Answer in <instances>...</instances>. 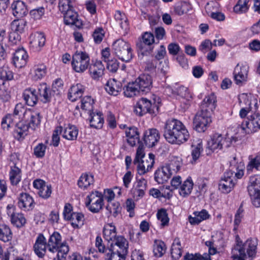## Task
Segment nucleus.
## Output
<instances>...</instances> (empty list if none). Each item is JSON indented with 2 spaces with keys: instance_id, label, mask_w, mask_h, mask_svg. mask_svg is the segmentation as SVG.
<instances>
[{
  "instance_id": "1",
  "label": "nucleus",
  "mask_w": 260,
  "mask_h": 260,
  "mask_svg": "<svg viewBox=\"0 0 260 260\" xmlns=\"http://www.w3.org/2000/svg\"><path fill=\"white\" fill-rule=\"evenodd\" d=\"M164 136L169 143L180 145L188 140L189 134L181 121L172 118L166 122Z\"/></svg>"
},
{
  "instance_id": "2",
  "label": "nucleus",
  "mask_w": 260,
  "mask_h": 260,
  "mask_svg": "<svg viewBox=\"0 0 260 260\" xmlns=\"http://www.w3.org/2000/svg\"><path fill=\"white\" fill-rule=\"evenodd\" d=\"M256 240L248 239L242 245L238 243L232 250L233 260H252L256 253Z\"/></svg>"
},
{
  "instance_id": "3",
  "label": "nucleus",
  "mask_w": 260,
  "mask_h": 260,
  "mask_svg": "<svg viewBox=\"0 0 260 260\" xmlns=\"http://www.w3.org/2000/svg\"><path fill=\"white\" fill-rule=\"evenodd\" d=\"M160 99L155 96L153 102L144 98L139 100L134 106V112L138 116H142L146 113L155 116L158 113Z\"/></svg>"
},
{
  "instance_id": "4",
  "label": "nucleus",
  "mask_w": 260,
  "mask_h": 260,
  "mask_svg": "<svg viewBox=\"0 0 260 260\" xmlns=\"http://www.w3.org/2000/svg\"><path fill=\"white\" fill-rule=\"evenodd\" d=\"M114 53L123 61L129 62L133 57L130 44L123 39H117L112 44Z\"/></svg>"
},
{
  "instance_id": "5",
  "label": "nucleus",
  "mask_w": 260,
  "mask_h": 260,
  "mask_svg": "<svg viewBox=\"0 0 260 260\" xmlns=\"http://www.w3.org/2000/svg\"><path fill=\"white\" fill-rule=\"evenodd\" d=\"M247 190L255 207H260V175H253L249 177Z\"/></svg>"
},
{
  "instance_id": "6",
  "label": "nucleus",
  "mask_w": 260,
  "mask_h": 260,
  "mask_svg": "<svg viewBox=\"0 0 260 260\" xmlns=\"http://www.w3.org/2000/svg\"><path fill=\"white\" fill-rule=\"evenodd\" d=\"M86 207L92 213H96L103 209L104 196L101 192L92 191L86 197L85 202Z\"/></svg>"
},
{
  "instance_id": "7",
  "label": "nucleus",
  "mask_w": 260,
  "mask_h": 260,
  "mask_svg": "<svg viewBox=\"0 0 260 260\" xmlns=\"http://www.w3.org/2000/svg\"><path fill=\"white\" fill-rule=\"evenodd\" d=\"M61 236L58 232L50 235L47 243V248L52 253L60 252L68 254L69 247L66 243H61Z\"/></svg>"
},
{
  "instance_id": "8",
  "label": "nucleus",
  "mask_w": 260,
  "mask_h": 260,
  "mask_svg": "<svg viewBox=\"0 0 260 260\" xmlns=\"http://www.w3.org/2000/svg\"><path fill=\"white\" fill-rule=\"evenodd\" d=\"M90 58L87 53L76 51L72 56V66L77 73L84 72L89 67Z\"/></svg>"
},
{
  "instance_id": "9",
  "label": "nucleus",
  "mask_w": 260,
  "mask_h": 260,
  "mask_svg": "<svg viewBox=\"0 0 260 260\" xmlns=\"http://www.w3.org/2000/svg\"><path fill=\"white\" fill-rule=\"evenodd\" d=\"M19 159V154L17 153H13L10 156V160L12 162V165L10 167L9 177L11 183L13 185H17L21 180V170L17 166Z\"/></svg>"
},
{
  "instance_id": "10",
  "label": "nucleus",
  "mask_w": 260,
  "mask_h": 260,
  "mask_svg": "<svg viewBox=\"0 0 260 260\" xmlns=\"http://www.w3.org/2000/svg\"><path fill=\"white\" fill-rule=\"evenodd\" d=\"M211 121V114L201 111L194 118V129L199 133L204 132Z\"/></svg>"
},
{
  "instance_id": "11",
  "label": "nucleus",
  "mask_w": 260,
  "mask_h": 260,
  "mask_svg": "<svg viewBox=\"0 0 260 260\" xmlns=\"http://www.w3.org/2000/svg\"><path fill=\"white\" fill-rule=\"evenodd\" d=\"M241 127L246 134L253 133L260 129V113H255L242 123Z\"/></svg>"
},
{
  "instance_id": "12",
  "label": "nucleus",
  "mask_w": 260,
  "mask_h": 260,
  "mask_svg": "<svg viewBox=\"0 0 260 260\" xmlns=\"http://www.w3.org/2000/svg\"><path fill=\"white\" fill-rule=\"evenodd\" d=\"M128 248V241L123 236L118 235V237L111 242L108 251H114L117 253H122L123 254H127Z\"/></svg>"
},
{
  "instance_id": "13",
  "label": "nucleus",
  "mask_w": 260,
  "mask_h": 260,
  "mask_svg": "<svg viewBox=\"0 0 260 260\" xmlns=\"http://www.w3.org/2000/svg\"><path fill=\"white\" fill-rule=\"evenodd\" d=\"M249 67L247 64H238L234 71V81L236 84L241 85L247 80Z\"/></svg>"
},
{
  "instance_id": "14",
  "label": "nucleus",
  "mask_w": 260,
  "mask_h": 260,
  "mask_svg": "<svg viewBox=\"0 0 260 260\" xmlns=\"http://www.w3.org/2000/svg\"><path fill=\"white\" fill-rule=\"evenodd\" d=\"M160 134L156 128H149L144 134L143 140L146 146L153 147L159 141Z\"/></svg>"
},
{
  "instance_id": "15",
  "label": "nucleus",
  "mask_w": 260,
  "mask_h": 260,
  "mask_svg": "<svg viewBox=\"0 0 260 260\" xmlns=\"http://www.w3.org/2000/svg\"><path fill=\"white\" fill-rule=\"evenodd\" d=\"M135 82L138 86L140 92H148L152 87V79L150 75L148 74L141 75Z\"/></svg>"
},
{
  "instance_id": "16",
  "label": "nucleus",
  "mask_w": 260,
  "mask_h": 260,
  "mask_svg": "<svg viewBox=\"0 0 260 260\" xmlns=\"http://www.w3.org/2000/svg\"><path fill=\"white\" fill-rule=\"evenodd\" d=\"M29 40L30 47L35 51H39L44 46L46 38L44 33L36 32L30 35Z\"/></svg>"
},
{
  "instance_id": "17",
  "label": "nucleus",
  "mask_w": 260,
  "mask_h": 260,
  "mask_svg": "<svg viewBox=\"0 0 260 260\" xmlns=\"http://www.w3.org/2000/svg\"><path fill=\"white\" fill-rule=\"evenodd\" d=\"M47 74V67L43 63L35 64L29 72L30 78L33 81H39L43 79Z\"/></svg>"
},
{
  "instance_id": "18",
  "label": "nucleus",
  "mask_w": 260,
  "mask_h": 260,
  "mask_svg": "<svg viewBox=\"0 0 260 260\" xmlns=\"http://www.w3.org/2000/svg\"><path fill=\"white\" fill-rule=\"evenodd\" d=\"M39 99L43 103H47L51 101L53 96H54L52 90L48 87L46 83L40 84L36 89Z\"/></svg>"
},
{
  "instance_id": "19",
  "label": "nucleus",
  "mask_w": 260,
  "mask_h": 260,
  "mask_svg": "<svg viewBox=\"0 0 260 260\" xmlns=\"http://www.w3.org/2000/svg\"><path fill=\"white\" fill-rule=\"evenodd\" d=\"M22 97L25 104L31 107L35 106L39 100L36 89L28 87L24 90Z\"/></svg>"
},
{
  "instance_id": "20",
  "label": "nucleus",
  "mask_w": 260,
  "mask_h": 260,
  "mask_svg": "<svg viewBox=\"0 0 260 260\" xmlns=\"http://www.w3.org/2000/svg\"><path fill=\"white\" fill-rule=\"evenodd\" d=\"M216 106V98L214 94L206 96L201 105V111L212 114Z\"/></svg>"
},
{
  "instance_id": "21",
  "label": "nucleus",
  "mask_w": 260,
  "mask_h": 260,
  "mask_svg": "<svg viewBox=\"0 0 260 260\" xmlns=\"http://www.w3.org/2000/svg\"><path fill=\"white\" fill-rule=\"evenodd\" d=\"M28 58L26 51L23 48H19L16 50L13 57V63L17 68L24 67Z\"/></svg>"
},
{
  "instance_id": "22",
  "label": "nucleus",
  "mask_w": 260,
  "mask_h": 260,
  "mask_svg": "<svg viewBox=\"0 0 260 260\" xmlns=\"http://www.w3.org/2000/svg\"><path fill=\"white\" fill-rule=\"evenodd\" d=\"M47 248L46 239L42 234H39L35 243L34 245V249L35 253L40 257L44 256Z\"/></svg>"
},
{
  "instance_id": "23",
  "label": "nucleus",
  "mask_w": 260,
  "mask_h": 260,
  "mask_svg": "<svg viewBox=\"0 0 260 260\" xmlns=\"http://www.w3.org/2000/svg\"><path fill=\"white\" fill-rule=\"evenodd\" d=\"M64 22L67 25H75L78 28H81L82 26V21L78 19L77 13L72 9L63 14Z\"/></svg>"
},
{
  "instance_id": "24",
  "label": "nucleus",
  "mask_w": 260,
  "mask_h": 260,
  "mask_svg": "<svg viewBox=\"0 0 260 260\" xmlns=\"http://www.w3.org/2000/svg\"><path fill=\"white\" fill-rule=\"evenodd\" d=\"M105 70L104 65L100 60H96L91 63L89 68V72L91 77L94 79H99L104 75Z\"/></svg>"
},
{
  "instance_id": "25",
  "label": "nucleus",
  "mask_w": 260,
  "mask_h": 260,
  "mask_svg": "<svg viewBox=\"0 0 260 260\" xmlns=\"http://www.w3.org/2000/svg\"><path fill=\"white\" fill-rule=\"evenodd\" d=\"M18 207L25 211L31 210L34 206V200L28 193H21L18 198Z\"/></svg>"
},
{
  "instance_id": "26",
  "label": "nucleus",
  "mask_w": 260,
  "mask_h": 260,
  "mask_svg": "<svg viewBox=\"0 0 260 260\" xmlns=\"http://www.w3.org/2000/svg\"><path fill=\"white\" fill-rule=\"evenodd\" d=\"M235 182L231 176L229 175V173L226 174V176L224 177L219 181L218 184L219 189L224 193H229L235 186Z\"/></svg>"
},
{
  "instance_id": "27",
  "label": "nucleus",
  "mask_w": 260,
  "mask_h": 260,
  "mask_svg": "<svg viewBox=\"0 0 260 260\" xmlns=\"http://www.w3.org/2000/svg\"><path fill=\"white\" fill-rule=\"evenodd\" d=\"M121 82L115 79H110L105 85L106 91L110 95H117L122 90Z\"/></svg>"
},
{
  "instance_id": "28",
  "label": "nucleus",
  "mask_w": 260,
  "mask_h": 260,
  "mask_svg": "<svg viewBox=\"0 0 260 260\" xmlns=\"http://www.w3.org/2000/svg\"><path fill=\"white\" fill-rule=\"evenodd\" d=\"M84 86L80 83L73 85L70 88L68 98L72 102H75L80 98L85 91Z\"/></svg>"
},
{
  "instance_id": "29",
  "label": "nucleus",
  "mask_w": 260,
  "mask_h": 260,
  "mask_svg": "<svg viewBox=\"0 0 260 260\" xmlns=\"http://www.w3.org/2000/svg\"><path fill=\"white\" fill-rule=\"evenodd\" d=\"M14 16L17 18L25 16L28 12V10L25 3L21 1L14 2L11 5Z\"/></svg>"
},
{
  "instance_id": "30",
  "label": "nucleus",
  "mask_w": 260,
  "mask_h": 260,
  "mask_svg": "<svg viewBox=\"0 0 260 260\" xmlns=\"http://www.w3.org/2000/svg\"><path fill=\"white\" fill-rule=\"evenodd\" d=\"M8 213L11 214V220L12 223L17 228L22 227L26 223V219L23 214L21 213H14L11 212V210H13V208L10 205L7 207Z\"/></svg>"
},
{
  "instance_id": "31",
  "label": "nucleus",
  "mask_w": 260,
  "mask_h": 260,
  "mask_svg": "<svg viewBox=\"0 0 260 260\" xmlns=\"http://www.w3.org/2000/svg\"><path fill=\"white\" fill-rule=\"evenodd\" d=\"M171 176L168 169L164 166L155 171L154 179L158 184H163L167 182Z\"/></svg>"
},
{
  "instance_id": "32",
  "label": "nucleus",
  "mask_w": 260,
  "mask_h": 260,
  "mask_svg": "<svg viewBox=\"0 0 260 260\" xmlns=\"http://www.w3.org/2000/svg\"><path fill=\"white\" fill-rule=\"evenodd\" d=\"M103 233L104 238L108 242H111L118 236L117 235L116 228L113 223L105 225L103 228Z\"/></svg>"
},
{
  "instance_id": "33",
  "label": "nucleus",
  "mask_w": 260,
  "mask_h": 260,
  "mask_svg": "<svg viewBox=\"0 0 260 260\" xmlns=\"http://www.w3.org/2000/svg\"><path fill=\"white\" fill-rule=\"evenodd\" d=\"M125 135L127 142L131 146H135L137 143H139V134L135 127H130L126 129Z\"/></svg>"
},
{
  "instance_id": "34",
  "label": "nucleus",
  "mask_w": 260,
  "mask_h": 260,
  "mask_svg": "<svg viewBox=\"0 0 260 260\" xmlns=\"http://www.w3.org/2000/svg\"><path fill=\"white\" fill-rule=\"evenodd\" d=\"M62 133L63 138L70 141L76 140L78 135V129L75 125L69 124L62 129Z\"/></svg>"
},
{
  "instance_id": "35",
  "label": "nucleus",
  "mask_w": 260,
  "mask_h": 260,
  "mask_svg": "<svg viewBox=\"0 0 260 260\" xmlns=\"http://www.w3.org/2000/svg\"><path fill=\"white\" fill-rule=\"evenodd\" d=\"M181 158L178 157H174L168 164L164 166L168 169L172 175L176 174L180 170L182 166Z\"/></svg>"
},
{
  "instance_id": "36",
  "label": "nucleus",
  "mask_w": 260,
  "mask_h": 260,
  "mask_svg": "<svg viewBox=\"0 0 260 260\" xmlns=\"http://www.w3.org/2000/svg\"><path fill=\"white\" fill-rule=\"evenodd\" d=\"M29 116L27 125L30 128L35 130L40 126L42 117L39 113L35 111L29 112Z\"/></svg>"
},
{
  "instance_id": "37",
  "label": "nucleus",
  "mask_w": 260,
  "mask_h": 260,
  "mask_svg": "<svg viewBox=\"0 0 260 260\" xmlns=\"http://www.w3.org/2000/svg\"><path fill=\"white\" fill-rule=\"evenodd\" d=\"M91 117L90 119V125L92 127L95 128H101L102 127L104 123V118L101 112L89 113Z\"/></svg>"
},
{
  "instance_id": "38",
  "label": "nucleus",
  "mask_w": 260,
  "mask_h": 260,
  "mask_svg": "<svg viewBox=\"0 0 260 260\" xmlns=\"http://www.w3.org/2000/svg\"><path fill=\"white\" fill-rule=\"evenodd\" d=\"M222 135L219 134H214L211 137L210 140L208 141L207 148L214 151L217 149H221V141Z\"/></svg>"
},
{
  "instance_id": "39",
  "label": "nucleus",
  "mask_w": 260,
  "mask_h": 260,
  "mask_svg": "<svg viewBox=\"0 0 260 260\" xmlns=\"http://www.w3.org/2000/svg\"><path fill=\"white\" fill-rule=\"evenodd\" d=\"M182 246L181 242L178 237L174 239L172 245L171 255L175 259H179L182 255Z\"/></svg>"
},
{
  "instance_id": "40",
  "label": "nucleus",
  "mask_w": 260,
  "mask_h": 260,
  "mask_svg": "<svg viewBox=\"0 0 260 260\" xmlns=\"http://www.w3.org/2000/svg\"><path fill=\"white\" fill-rule=\"evenodd\" d=\"M27 124L23 122H20L16 124V128L14 131L15 136L18 139L24 138L27 135V132L29 128Z\"/></svg>"
},
{
  "instance_id": "41",
  "label": "nucleus",
  "mask_w": 260,
  "mask_h": 260,
  "mask_svg": "<svg viewBox=\"0 0 260 260\" xmlns=\"http://www.w3.org/2000/svg\"><path fill=\"white\" fill-rule=\"evenodd\" d=\"M93 176L91 174H84L81 175L78 181V185L81 188H87L90 184L93 183Z\"/></svg>"
},
{
  "instance_id": "42",
  "label": "nucleus",
  "mask_w": 260,
  "mask_h": 260,
  "mask_svg": "<svg viewBox=\"0 0 260 260\" xmlns=\"http://www.w3.org/2000/svg\"><path fill=\"white\" fill-rule=\"evenodd\" d=\"M166 244L162 241L155 240L154 241L153 251L155 257H161L166 253Z\"/></svg>"
},
{
  "instance_id": "43",
  "label": "nucleus",
  "mask_w": 260,
  "mask_h": 260,
  "mask_svg": "<svg viewBox=\"0 0 260 260\" xmlns=\"http://www.w3.org/2000/svg\"><path fill=\"white\" fill-rule=\"evenodd\" d=\"M193 182L191 179L187 178L180 186L179 194L183 197L188 196L191 192L193 187Z\"/></svg>"
},
{
  "instance_id": "44",
  "label": "nucleus",
  "mask_w": 260,
  "mask_h": 260,
  "mask_svg": "<svg viewBox=\"0 0 260 260\" xmlns=\"http://www.w3.org/2000/svg\"><path fill=\"white\" fill-rule=\"evenodd\" d=\"M115 20L119 23L121 28L125 31L128 29V19L124 13L116 11L114 15Z\"/></svg>"
},
{
  "instance_id": "45",
  "label": "nucleus",
  "mask_w": 260,
  "mask_h": 260,
  "mask_svg": "<svg viewBox=\"0 0 260 260\" xmlns=\"http://www.w3.org/2000/svg\"><path fill=\"white\" fill-rule=\"evenodd\" d=\"M12 233L10 228L5 224L0 225V240L7 242L10 241L12 237Z\"/></svg>"
},
{
  "instance_id": "46",
  "label": "nucleus",
  "mask_w": 260,
  "mask_h": 260,
  "mask_svg": "<svg viewBox=\"0 0 260 260\" xmlns=\"http://www.w3.org/2000/svg\"><path fill=\"white\" fill-rule=\"evenodd\" d=\"M123 90L124 95L129 98L132 97L136 95L137 93L140 92L135 81L129 83L123 88Z\"/></svg>"
},
{
  "instance_id": "47",
  "label": "nucleus",
  "mask_w": 260,
  "mask_h": 260,
  "mask_svg": "<svg viewBox=\"0 0 260 260\" xmlns=\"http://www.w3.org/2000/svg\"><path fill=\"white\" fill-rule=\"evenodd\" d=\"M154 42V37L151 32H146L142 36V41L137 44L138 47L142 50L145 45L150 46Z\"/></svg>"
},
{
  "instance_id": "48",
  "label": "nucleus",
  "mask_w": 260,
  "mask_h": 260,
  "mask_svg": "<svg viewBox=\"0 0 260 260\" xmlns=\"http://www.w3.org/2000/svg\"><path fill=\"white\" fill-rule=\"evenodd\" d=\"M26 25V21L24 19L15 20L11 25V27L13 31L17 33H22L24 31Z\"/></svg>"
},
{
  "instance_id": "49",
  "label": "nucleus",
  "mask_w": 260,
  "mask_h": 260,
  "mask_svg": "<svg viewBox=\"0 0 260 260\" xmlns=\"http://www.w3.org/2000/svg\"><path fill=\"white\" fill-rule=\"evenodd\" d=\"M189 10V6L185 3L183 2L176 5L173 8V14L181 16L186 13Z\"/></svg>"
},
{
  "instance_id": "50",
  "label": "nucleus",
  "mask_w": 260,
  "mask_h": 260,
  "mask_svg": "<svg viewBox=\"0 0 260 260\" xmlns=\"http://www.w3.org/2000/svg\"><path fill=\"white\" fill-rule=\"evenodd\" d=\"M13 117L14 115L12 114H8L3 118L1 126L4 130L8 131L10 127L14 125Z\"/></svg>"
},
{
  "instance_id": "51",
  "label": "nucleus",
  "mask_w": 260,
  "mask_h": 260,
  "mask_svg": "<svg viewBox=\"0 0 260 260\" xmlns=\"http://www.w3.org/2000/svg\"><path fill=\"white\" fill-rule=\"evenodd\" d=\"M13 72L8 67H3L0 69V78L3 81H10L13 79Z\"/></svg>"
},
{
  "instance_id": "52",
  "label": "nucleus",
  "mask_w": 260,
  "mask_h": 260,
  "mask_svg": "<svg viewBox=\"0 0 260 260\" xmlns=\"http://www.w3.org/2000/svg\"><path fill=\"white\" fill-rule=\"evenodd\" d=\"M63 89V82L60 78L56 79L53 81L51 89L54 96L59 95Z\"/></svg>"
},
{
  "instance_id": "53",
  "label": "nucleus",
  "mask_w": 260,
  "mask_h": 260,
  "mask_svg": "<svg viewBox=\"0 0 260 260\" xmlns=\"http://www.w3.org/2000/svg\"><path fill=\"white\" fill-rule=\"evenodd\" d=\"M81 108L82 110L88 111L90 113L92 110L93 100L90 96H85L81 101Z\"/></svg>"
},
{
  "instance_id": "54",
  "label": "nucleus",
  "mask_w": 260,
  "mask_h": 260,
  "mask_svg": "<svg viewBox=\"0 0 260 260\" xmlns=\"http://www.w3.org/2000/svg\"><path fill=\"white\" fill-rule=\"evenodd\" d=\"M250 0H239L234 7V11L237 13L246 12L248 9V3Z\"/></svg>"
},
{
  "instance_id": "55",
  "label": "nucleus",
  "mask_w": 260,
  "mask_h": 260,
  "mask_svg": "<svg viewBox=\"0 0 260 260\" xmlns=\"http://www.w3.org/2000/svg\"><path fill=\"white\" fill-rule=\"evenodd\" d=\"M71 219L69 220L72 221V225L74 228H79V224H82L84 219V215L81 213L74 212L71 215Z\"/></svg>"
},
{
  "instance_id": "56",
  "label": "nucleus",
  "mask_w": 260,
  "mask_h": 260,
  "mask_svg": "<svg viewBox=\"0 0 260 260\" xmlns=\"http://www.w3.org/2000/svg\"><path fill=\"white\" fill-rule=\"evenodd\" d=\"M184 260H211L209 254L204 253L203 255L199 253L193 254L187 253L184 256Z\"/></svg>"
},
{
  "instance_id": "57",
  "label": "nucleus",
  "mask_w": 260,
  "mask_h": 260,
  "mask_svg": "<svg viewBox=\"0 0 260 260\" xmlns=\"http://www.w3.org/2000/svg\"><path fill=\"white\" fill-rule=\"evenodd\" d=\"M253 169L260 171V155H257L251 159L247 166V171L248 173L252 172Z\"/></svg>"
},
{
  "instance_id": "58",
  "label": "nucleus",
  "mask_w": 260,
  "mask_h": 260,
  "mask_svg": "<svg viewBox=\"0 0 260 260\" xmlns=\"http://www.w3.org/2000/svg\"><path fill=\"white\" fill-rule=\"evenodd\" d=\"M149 163V162L147 159L146 161L142 160L139 162H137L136 164L138 165L137 171L140 175H144L151 169L152 167H148Z\"/></svg>"
},
{
  "instance_id": "59",
  "label": "nucleus",
  "mask_w": 260,
  "mask_h": 260,
  "mask_svg": "<svg viewBox=\"0 0 260 260\" xmlns=\"http://www.w3.org/2000/svg\"><path fill=\"white\" fill-rule=\"evenodd\" d=\"M238 139L236 137H223L222 136V140L221 141V149L223 148H229L237 142Z\"/></svg>"
},
{
  "instance_id": "60",
  "label": "nucleus",
  "mask_w": 260,
  "mask_h": 260,
  "mask_svg": "<svg viewBox=\"0 0 260 260\" xmlns=\"http://www.w3.org/2000/svg\"><path fill=\"white\" fill-rule=\"evenodd\" d=\"M70 0H60L58 3V7L60 11L64 14L68 11L73 9V6L71 4Z\"/></svg>"
},
{
  "instance_id": "61",
  "label": "nucleus",
  "mask_w": 260,
  "mask_h": 260,
  "mask_svg": "<svg viewBox=\"0 0 260 260\" xmlns=\"http://www.w3.org/2000/svg\"><path fill=\"white\" fill-rule=\"evenodd\" d=\"M244 210L241 206H240L237 210L236 213L235 215L234 222V230L236 231L239 227V224L241 222L242 219L243 217Z\"/></svg>"
},
{
  "instance_id": "62",
  "label": "nucleus",
  "mask_w": 260,
  "mask_h": 260,
  "mask_svg": "<svg viewBox=\"0 0 260 260\" xmlns=\"http://www.w3.org/2000/svg\"><path fill=\"white\" fill-rule=\"evenodd\" d=\"M106 209L109 211L110 213L114 217L117 216V215L120 212L121 207L118 202L113 203L109 204Z\"/></svg>"
},
{
  "instance_id": "63",
  "label": "nucleus",
  "mask_w": 260,
  "mask_h": 260,
  "mask_svg": "<svg viewBox=\"0 0 260 260\" xmlns=\"http://www.w3.org/2000/svg\"><path fill=\"white\" fill-rule=\"evenodd\" d=\"M157 217L161 221L162 226H164L168 224L169 219L168 214L165 209H161L158 210L157 213Z\"/></svg>"
},
{
  "instance_id": "64",
  "label": "nucleus",
  "mask_w": 260,
  "mask_h": 260,
  "mask_svg": "<svg viewBox=\"0 0 260 260\" xmlns=\"http://www.w3.org/2000/svg\"><path fill=\"white\" fill-rule=\"evenodd\" d=\"M127 253H117L114 251L107 252L108 260H125Z\"/></svg>"
}]
</instances>
